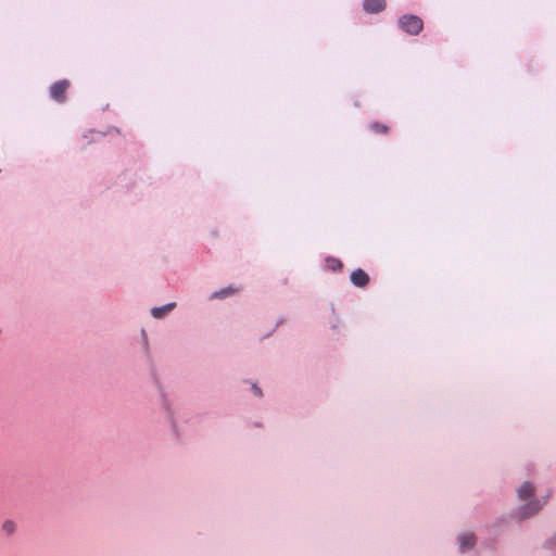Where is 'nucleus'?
<instances>
[{
  "label": "nucleus",
  "instance_id": "obj_1",
  "mask_svg": "<svg viewBox=\"0 0 556 556\" xmlns=\"http://www.w3.org/2000/svg\"><path fill=\"white\" fill-rule=\"evenodd\" d=\"M399 25L403 31L413 36L418 35L424 28L422 20L413 14H406L400 17Z\"/></svg>",
  "mask_w": 556,
  "mask_h": 556
},
{
  "label": "nucleus",
  "instance_id": "obj_2",
  "mask_svg": "<svg viewBox=\"0 0 556 556\" xmlns=\"http://www.w3.org/2000/svg\"><path fill=\"white\" fill-rule=\"evenodd\" d=\"M71 83L67 79L55 81L50 87V96L58 102H64L66 99V91L68 90Z\"/></svg>",
  "mask_w": 556,
  "mask_h": 556
},
{
  "label": "nucleus",
  "instance_id": "obj_3",
  "mask_svg": "<svg viewBox=\"0 0 556 556\" xmlns=\"http://www.w3.org/2000/svg\"><path fill=\"white\" fill-rule=\"evenodd\" d=\"M386 5V0H364L363 2L364 11L370 14L382 12Z\"/></svg>",
  "mask_w": 556,
  "mask_h": 556
},
{
  "label": "nucleus",
  "instance_id": "obj_4",
  "mask_svg": "<svg viewBox=\"0 0 556 556\" xmlns=\"http://www.w3.org/2000/svg\"><path fill=\"white\" fill-rule=\"evenodd\" d=\"M351 282L358 288H364L369 283V276L361 268H357L351 274Z\"/></svg>",
  "mask_w": 556,
  "mask_h": 556
},
{
  "label": "nucleus",
  "instance_id": "obj_5",
  "mask_svg": "<svg viewBox=\"0 0 556 556\" xmlns=\"http://www.w3.org/2000/svg\"><path fill=\"white\" fill-rule=\"evenodd\" d=\"M542 508V504L539 503V501H532L525 505L520 509V515L522 518H527L535 513H538Z\"/></svg>",
  "mask_w": 556,
  "mask_h": 556
},
{
  "label": "nucleus",
  "instance_id": "obj_6",
  "mask_svg": "<svg viewBox=\"0 0 556 556\" xmlns=\"http://www.w3.org/2000/svg\"><path fill=\"white\" fill-rule=\"evenodd\" d=\"M534 492V486L530 482H525L519 489H518V496L520 500H526L530 497Z\"/></svg>",
  "mask_w": 556,
  "mask_h": 556
},
{
  "label": "nucleus",
  "instance_id": "obj_7",
  "mask_svg": "<svg viewBox=\"0 0 556 556\" xmlns=\"http://www.w3.org/2000/svg\"><path fill=\"white\" fill-rule=\"evenodd\" d=\"M475 545V536L472 534H464L459 538V547L462 552H465Z\"/></svg>",
  "mask_w": 556,
  "mask_h": 556
},
{
  "label": "nucleus",
  "instance_id": "obj_8",
  "mask_svg": "<svg viewBox=\"0 0 556 556\" xmlns=\"http://www.w3.org/2000/svg\"><path fill=\"white\" fill-rule=\"evenodd\" d=\"M175 305H176L175 303H168L161 307H154V308H152L151 313H152L153 317L162 318L165 314L170 312L175 307Z\"/></svg>",
  "mask_w": 556,
  "mask_h": 556
},
{
  "label": "nucleus",
  "instance_id": "obj_9",
  "mask_svg": "<svg viewBox=\"0 0 556 556\" xmlns=\"http://www.w3.org/2000/svg\"><path fill=\"white\" fill-rule=\"evenodd\" d=\"M371 131L378 135H386L389 131V127L382 123L374 122L369 125Z\"/></svg>",
  "mask_w": 556,
  "mask_h": 556
},
{
  "label": "nucleus",
  "instance_id": "obj_10",
  "mask_svg": "<svg viewBox=\"0 0 556 556\" xmlns=\"http://www.w3.org/2000/svg\"><path fill=\"white\" fill-rule=\"evenodd\" d=\"M15 522L11 519H8L5 521H3L2 523V530L8 534V535H11L14 533L15 531Z\"/></svg>",
  "mask_w": 556,
  "mask_h": 556
},
{
  "label": "nucleus",
  "instance_id": "obj_11",
  "mask_svg": "<svg viewBox=\"0 0 556 556\" xmlns=\"http://www.w3.org/2000/svg\"><path fill=\"white\" fill-rule=\"evenodd\" d=\"M327 265L332 270H340L343 267V264L338 258H327Z\"/></svg>",
  "mask_w": 556,
  "mask_h": 556
},
{
  "label": "nucleus",
  "instance_id": "obj_12",
  "mask_svg": "<svg viewBox=\"0 0 556 556\" xmlns=\"http://www.w3.org/2000/svg\"><path fill=\"white\" fill-rule=\"evenodd\" d=\"M233 292H235V290L232 288H226L218 292H215L214 298L223 299V298H226V296L232 294Z\"/></svg>",
  "mask_w": 556,
  "mask_h": 556
},
{
  "label": "nucleus",
  "instance_id": "obj_13",
  "mask_svg": "<svg viewBox=\"0 0 556 556\" xmlns=\"http://www.w3.org/2000/svg\"><path fill=\"white\" fill-rule=\"evenodd\" d=\"M252 390H253L255 395H257V396H262L263 395L262 390L256 384L252 386Z\"/></svg>",
  "mask_w": 556,
  "mask_h": 556
}]
</instances>
